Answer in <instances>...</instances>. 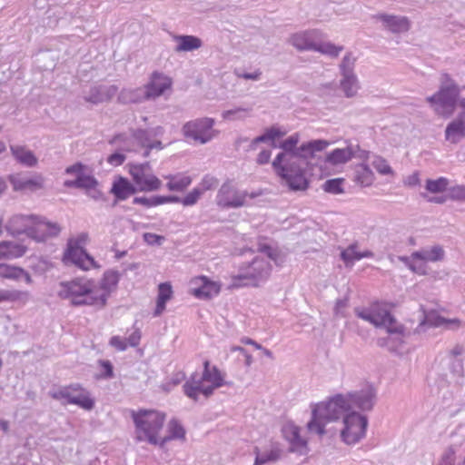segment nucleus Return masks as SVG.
<instances>
[{
    "label": "nucleus",
    "mask_w": 465,
    "mask_h": 465,
    "mask_svg": "<svg viewBox=\"0 0 465 465\" xmlns=\"http://www.w3.org/2000/svg\"><path fill=\"white\" fill-rule=\"evenodd\" d=\"M61 232L57 223L47 221L43 216L36 215L34 229L30 232V238L36 242H45L49 238L56 237Z\"/></svg>",
    "instance_id": "obj_18"
},
{
    "label": "nucleus",
    "mask_w": 465,
    "mask_h": 465,
    "mask_svg": "<svg viewBox=\"0 0 465 465\" xmlns=\"http://www.w3.org/2000/svg\"><path fill=\"white\" fill-rule=\"evenodd\" d=\"M168 431H169V436L160 439V442H159L160 447H163V445L171 440L184 439V437H185V430L181 425V423L175 419H173L170 420V422L168 424Z\"/></svg>",
    "instance_id": "obj_37"
},
{
    "label": "nucleus",
    "mask_w": 465,
    "mask_h": 465,
    "mask_svg": "<svg viewBox=\"0 0 465 465\" xmlns=\"http://www.w3.org/2000/svg\"><path fill=\"white\" fill-rule=\"evenodd\" d=\"M169 182L166 184L168 190L173 192H183L192 183V178L187 175H167Z\"/></svg>",
    "instance_id": "obj_36"
},
{
    "label": "nucleus",
    "mask_w": 465,
    "mask_h": 465,
    "mask_svg": "<svg viewBox=\"0 0 465 465\" xmlns=\"http://www.w3.org/2000/svg\"><path fill=\"white\" fill-rule=\"evenodd\" d=\"M8 179L15 192L35 193L44 189L45 183V178L39 173H35L29 176L22 173H15L9 175Z\"/></svg>",
    "instance_id": "obj_17"
},
{
    "label": "nucleus",
    "mask_w": 465,
    "mask_h": 465,
    "mask_svg": "<svg viewBox=\"0 0 465 465\" xmlns=\"http://www.w3.org/2000/svg\"><path fill=\"white\" fill-rule=\"evenodd\" d=\"M96 284L85 278H76L59 283L57 294L61 299L69 300L74 306L90 305L99 309L104 307V299L96 297Z\"/></svg>",
    "instance_id": "obj_2"
},
{
    "label": "nucleus",
    "mask_w": 465,
    "mask_h": 465,
    "mask_svg": "<svg viewBox=\"0 0 465 465\" xmlns=\"http://www.w3.org/2000/svg\"><path fill=\"white\" fill-rule=\"evenodd\" d=\"M462 87L447 73L440 74L439 90L426 101L434 111L443 117H450L455 111Z\"/></svg>",
    "instance_id": "obj_5"
},
{
    "label": "nucleus",
    "mask_w": 465,
    "mask_h": 465,
    "mask_svg": "<svg viewBox=\"0 0 465 465\" xmlns=\"http://www.w3.org/2000/svg\"><path fill=\"white\" fill-rule=\"evenodd\" d=\"M342 423L340 435L345 444H356L365 437L368 427L366 416L352 411L344 416Z\"/></svg>",
    "instance_id": "obj_12"
},
{
    "label": "nucleus",
    "mask_w": 465,
    "mask_h": 465,
    "mask_svg": "<svg viewBox=\"0 0 465 465\" xmlns=\"http://www.w3.org/2000/svg\"><path fill=\"white\" fill-rule=\"evenodd\" d=\"M354 312L357 317L376 327L386 329L388 337L378 340L380 346H386L390 351H394L398 345L402 343L404 328L397 322L385 304L373 302L368 307L355 308Z\"/></svg>",
    "instance_id": "obj_1"
},
{
    "label": "nucleus",
    "mask_w": 465,
    "mask_h": 465,
    "mask_svg": "<svg viewBox=\"0 0 465 465\" xmlns=\"http://www.w3.org/2000/svg\"><path fill=\"white\" fill-rule=\"evenodd\" d=\"M371 165L381 174L385 175L393 173V171L388 164L387 161L381 156H374L373 160L371 161Z\"/></svg>",
    "instance_id": "obj_49"
},
{
    "label": "nucleus",
    "mask_w": 465,
    "mask_h": 465,
    "mask_svg": "<svg viewBox=\"0 0 465 465\" xmlns=\"http://www.w3.org/2000/svg\"><path fill=\"white\" fill-rule=\"evenodd\" d=\"M173 81L163 73L153 72L151 74L150 81L143 86L149 100L155 99L164 94L166 90H170Z\"/></svg>",
    "instance_id": "obj_19"
},
{
    "label": "nucleus",
    "mask_w": 465,
    "mask_h": 465,
    "mask_svg": "<svg viewBox=\"0 0 465 465\" xmlns=\"http://www.w3.org/2000/svg\"><path fill=\"white\" fill-rule=\"evenodd\" d=\"M120 278L121 273L118 271L108 270L104 272L99 286L96 285V297H102L104 299V306L106 305V302L111 292L116 289Z\"/></svg>",
    "instance_id": "obj_22"
},
{
    "label": "nucleus",
    "mask_w": 465,
    "mask_h": 465,
    "mask_svg": "<svg viewBox=\"0 0 465 465\" xmlns=\"http://www.w3.org/2000/svg\"><path fill=\"white\" fill-rule=\"evenodd\" d=\"M143 240L151 245H161L164 238L155 233L146 232L143 234Z\"/></svg>",
    "instance_id": "obj_62"
},
{
    "label": "nucleus",
    "mask_w": 465,
    "mask_h": 465,
    "mask_svg": "<svg viewBox=\"0 0 465 465\" xmlns=\"http://www.w3.org/2000/svg\"><path fill=\"white\" fill-rule=\"evenodd\" d=\"M202 194L203 190L199 188H194L182 199V203L184 206L194 205L198 202Z\"/></svg>",
    "instance_id": "obj_51"
},
{
    "label": "nucleus",
    "mask_w": 465,
    "mask_h": 465,
    "mask_svg": "<svg viewBox=\"0 0 465 465\" xmlns=\"http://www.w3.org/2000/svg\"><path fill=\"white\" fill-rule=\"evenodd\" d=\"M340 86L346 97H354L360 89V84L357 75L355 74L341 75Z\"/></svg>",
    "instance_id": "obj_35"
},
{
    "label": "nucleus",
    "mask_w": 465,
    "mask_h": 465,
    "mask_svg": "<svg viewBox=\"0 0 465 465\" xmlns=\"http://www.w3.org/2000/svg\"><path fill=\"white\" fill-rule=\"evenodd\" d=\"M125 155L121 153H114L108 156L107 163L113 166H119L124 163Z\"/></svg>",
    "instance_id": "obj_61"
},
{
    "label": "nucleus",
    "mask_w": 465,
    "mask_h": 465,
    "mask_svg": "<svg viewBox=\"0 0 465 465\" xmlns=\"http://www.w3.org/2000/svg\"><path fill=\"white\" fill-rule=\"evenodd\" d=\"M295 154L302 159V163H299L298 166H290L289 173H284L282 179L286 182L290 189L293 191H303L308 187V181L305 177V169L307 166V159L312 157L311 146L308 143H302L296 149Z\"/></svg>",
    "instance_id": "obj_11"
},
{
    "label": "nucleus",
    "mask_w": 465,
    "mask_h": 465,
    "mask_svg": "<svg viewBox=\"0 0 465 465\" xmlns=\"http://www.w3.org/2000/svg\"><path fill=\"white\" fill-rule=\"evenodd\" d=\"M197 281L200 282V285L193 290L195 297L210 299L219 293L220 286L213 282H210L206 277H200Z\"/></svg>",
    "instance_id": "obj_31"
},
{
    "label": "nucleus",
    "mask_w": 465,
    "mask_h": 465,
    "mask_svg": "<svg viewBox=\"0 0 465 465\" xmlns=\"http://www.w3.org/2000/svg\"><path fill=\"white\" fill-rule=\"evenodd\" d=\"M27 248L24 244L12 241L0 242V259H15L22 257Z\"/></svg>",
    "instance_id": "obj_29"
},
{
    "label": "nucleus",
    "mask_w": 465,
    "mask_h": 465,
    "mask_svg": "<svg viewBox=\"0 0 465 465\" xmlns=\"http://www.w3.org/2000/svg\"><path fill=\"white\" fill-rule=\"evenodd\" d=\"M77 183L78 188L85 189L86 191L98 185V182L94 176L85 174L81 177H77Z\"/></svg>",
    "instance_id": "obj_52"
},
{
    "label": "nucleus",
    "mask_w": 465,
    "mask_h": 465,
    "mask_svg": "<svg viewBox=\"0 0 465 465\" xmlns=\"http://www.w3.org/2000/svg\"><path fill=\"white\" fill-rule=\"evenodd\" d=\"M450 195L451 199L465 201V185H457L450 189Z\"/></svg>",
    "instance_id": "obj_58"
},
{
    "label": "nucleus",
    "mask_w": 465,
    "mask_h": 465,
    "mask_svg": "<svg viewBox=\"0 0 465 465\" xmlns=\"http://www.w3.org/2000/svg\"><path fill=\"white\" fill-rule=\"evenodd\" d=\"M35 219L36 215L34 214H15L6 223V231L12 235L25 233L30 237Z\"/></svg>",
    "instance_id": "obj_20"
},
{
    "label": "nucleus",
    "mask_w": 465,
    "mask_h": 465,
    "mask_svg": "<svg viewBox=\"0 0 465 465\" xmlns=\"http://www.w3.org/2000/svg\"><path fill=\"white\" fill-rule=\"evenodd\" d=\"M356 180L363 186H369L374 180L371 168L366 164H361L356 170Z\"/></svg>",
    "instance_id": "obj_41"
},
{
    "label": "nucleus",
    "mask_w": 465,
    "mask_h": 465,
    "mask_svg": "<svg viewBox=\"0 0 465 465\" xmlns=\"http://www.w3.org/2000/svg\"><path fill=\"white\" fill-rule=\"evenodd\" d=\"M300 141L299 134H293L289 136L287 139L282 141L279 147L282 149L283 152L280 153L272 162V167L278 175L282 178L284 173H289L290 166L295 165L298 166L299 163L303 160L299 158L296 154L297 144Z\"/></svg>",
    "instance_id": "obj_10"
},
{
    "label": "nucleus",
    "mask_w": 465,
    "mask_h": 465,
    "mask_svg": "<svg viewBox=\"0 0 465 465\" xmlns=\"http://www.w3.org/2000/svg\"><path fill=\"white\" fill-rule=\"evenodd\" d=\"M134 184L139 192H154L161 188L162 181L153 174L149 162L127 164Z\"/></svg>",
    "instance_id": "obj_13"
},
{
    "label": "nucleus",
    "mask_w": 465,
    "mask_h": 465,
    "mask_svg": "<svg viewBox=\"0 0 465 465\" xmlns=\"http://www.w3.org/2000/svg\"><path fill=\"white\" fill-rule=\"evenodd\" d=\"M87 241L88 234L85 232L80 233L75 238L69 239L67 249L64 254V261L66 263L72 262L84 271L98 267L94 259L84 249V245Z\"/></svg>",
    "instance_id": "obj_8"
},
{
    "label": "nucleus",
    "mask_w": 465,
    "mask_h": 465,
    "mask_svg": "<svg viewBox=\"0 0 465 465\" xmlns=\"http://www.w3.org/2000/svg\"><path fill=\"white\" fill-rule=\"evenodd\" d=\"M258 195L260 193L239 191L233 185L225 183L220 187L215 201L217 205L223 209L239 208L245 204L247 196L252 199Z\"/></svg>",
    "instance_id": "obj_15"
},
{
    "label": "nucleus",
    "mask_w": 465,
    "mask_h": 465,
    "mask_svg": "<svg viewBox=\"0 0 465 465\" xmlns=\"http://www.w3.org/2000/svg\"><path fill=\"white\" fill-rule=\"evenodd\" d=\"M446 323V320L435 312H429L424 315L423 320L416 328L418 333L424 332L427 327H438Z\"/></svg>",
    "instance_id": "obj_39"
},
{
    "label": "nucleus",
    "mask_w": 465,
    "mask_h": 465,
    "mask_svg": "<svg viewBox=\"0 0 465 465\" xmlns=\"http://www.w3.org/2000/svg\"><path fill=\"white\" fill-rule=\"evenodd\" d=\"M18 273H21L18 267L8 265L6 263H0V280H18Z\"/></svg>",
    "instance_id": "obj_48"
},
{
    "label": "nucleus",
    "mask_w": 465,
    "mask_h": 465,
    "mask_svg": "<svg viewBox=\"0 0 465 465\" xmlns=\"http://www.w3.org/2000/svg\"><path fill=\"white\" fill-rule=\"evenodd\" d=\"M377 18L392 33H403L410 29L409 20L405 16L381 14L377 15Z\"/></svg>",
    "instance_id": "obj_25"
},
{
    "label": "nucleus",
    "mask_w": 465,
    "mask_h": 465,
    "mask_svg": "<svg viewBox=\"0 0 465 465\" xmlns=\"http://www.w3.org/2000/svg\"><path fill=\"white\" fill-rule=\"evenodd\" d=\"M214 124L213 118H197L185 123L182 132L185 138L200 144H205L219 134V131L213 129Z\"/></svg>",
    "instance_id": "obj_9"
},
{
    "label": "nucleus",
    "mask_w": 465,
    "mask_h": 465,
    "mask_svg": "<svg viewBox=\"0 0 465 465\" xmlns=\"http://www.w3.org/2000/svg\"><path fill=\"white\" fill-rule=\"evenodd\" d=\"M299 433V428L296 426H287L283 429L284 437L290 442V444L293 441V440L297 439Z\"/></svg>",
    "instance_id": "obj_57"
},
{
    "label": "nucleus",
    "mask_w": 465,
    "mask_h": 465,
    "mask_svg": "<svg viewBox=\"0 0 465 465\" xmlns=\"http://www.w3.org/2000/svg\"><path fill=\"white\" fill-rule=\"evenodd\" d=\"M448 185L449 180L445 177H440L436 180L428 179L425 187L431 193H440L444 192Z\"/></svg>",
    "instance_id": "obj_43"
},
{
    "label": "nucleus",
    "mask_w": 465,
    "mask_h": 465,
    "mask_svg": "<svg viewBox=\"0 0 465 465\" xmlns=\"http://www.w3.org/2000/svg\"><path fill=\"white\" fill-rule=\"evenodd\" d=\"M173 296L172 286L169 282L160 283L158 286V296L156 302V308L153 312L154 316H159L165 310L166 302L171 300Z\"/></svg>",
    "instance_id": "obj_34"
},
{
    "label": "nucleus",
    "mask_w": 465,
    "mask_h": 465,
    "mask_svg": "<svg viewBox=\"0 0 465 465\" xmlns=\"http://www.w3.org/2000/svg\"><path fill=\"white\" fill-rule=\"evenodd\" d=\"M356 248V244H351L341 252V258L346 265H352L355 261L360 260V258H358L360 252H357Z\"/></svg>",
    "instance_id": "obj_46"
},
{
    "label": "nucleus",
    "mask_w": 465,
    "mask_h": 465,
    "mask_svg": "<svg viewBox=\"0 0 465 465\" xmlns=\"http://www.w3.org/2000/svg\"><path fill=\"white\" fill-rule=\"evenodd\" d=\"M116 85H95L84 95V100L93 104L109 102L117 94Z\"/></svg>",
    "instance_id": "obj_21"
},
{
    "label": "nucleus",
    "mask_w": 465,
    "mask_h": 465,
    "mask_svg": "<svg viewBox=\"0 0 465 465\" xmlns=\"http://www.w3.org/2000/svg\"><path fill=\"white\" fill-rule=\"evenodd\" d=\"M344 182V179L342 178H335V179H330L327 180L323 185L322 188L325 192L332 194H338L343 193L342 189V183Z\"/></svg>",
    "instance_id": "obj_45"
},
{
    "label": "nucleus",
    "mask_w": 465,
    "mask_h": 465,
    "mask_svg": "<svg viewBox=\"0 0 465 465\" xmlns=\"http://www.w3.org/2000/svg\"><path fill=\"white\" fill-rule=\"evenodd\" d=\"M279 451L275 450L262 454L256 452L254 465H263L268 461H275L279 459Z\"/></svg>",
    "instance_id": "obj_50"
},
{
    "label": "nucleus",
    "mask_w": 465,
    "mask_h": 465,
    "mask_svg": "<svg viewBox=\"0 0 465 465\" xmlns=\"http://www.w3.org/2000/svg\"><path fill=\"white\" fill-rule=\"evenodd\" d=\"M445 138L451 143H458L465 138V121L461 117L451 121L445 129Z\"/></svg>",
    "instance_id": "obj_28"
},
{
    "label": "nucleus",
    "mask_w": 465,
    "mask_h": 465,
    "mask_svg": "<svg viewBox=\"0 0 465 465\" xmlns=\"http://www.w3.org/2000/svg\"><path fill=\"white\" fill-rule=\"evenodd\" d=\"M54 400H64L68 404H74L85 411H91L94 407V400L90 392L79 383L71 384L52 393Z\"/></svg>",
    "instance_id": "obj_14"
},
{
    "label": "nucleus",
    "mask_w": 465,
    "mask_h": 465,
    "mask_svg": "<svg viewBox=\"0 0 465 465\" xmlns=\"http://www.w3.org/2000/svg\"><path fill=\"white\" fill-rule=\"evenodd\" d=\"M345 398L350 411L359 409L362 411H370L376 401V391L372 386L367 385L360 391L348 393Z\"/></svg>",
    "instance_id": "obj_16"
},
{
    "label": "nucleus",
    "mask_w": 465,
    "mask_h": 465,
    "mask_svg": "<svg viewBox=\"0 0 465 465\" xmlns=\"http://www.w3.org/2000/svg\"><path fill=\"white\" fill-rule=\"evenodd\" d=\"M133 203L134 204H141L147 208L153 207V206H154L153 196V197H145V196L134 197L133 200Z\"/></svg>",
    "instance_id": "obj_64"
},
{
    "label": "nucleus",
    "mask_w": 465,
    "mask_h": 465,
    "mask_svg": "<svg viewBox=\"0 0 465 465\" xmlns=\"http://www.w3.org/2000/svg\"><path fill=\"white\" fill-rule=\"evenodd\" d=\"M355 62L356 58L352 55V53H347L339 65L341 75L354 74Z\"/></svg>",
    "instance_id": "obj_44"
},
{
    "label": "nucleus",
    "mask_w": 465,
    "mask_h": 465,
    "mask_svg": "<svg viewBox=\"0 0 465 465\" xmlns=\"http://www.w3.org/2000/svg\"><path fill=\"white\" fill-rule=\"evenodd\" d=\"M348 307V300L347 299H338L335 302L334 306V313L337 316L343 317L345 314V309Z\"/></svg>",
    "instance_id": "obj_60"
},
{
    "label": "nucleus",
    "mask_w": 465,
    "mask_h": 465,
    "mask_svg": "<svg viewBox=\"0 0 465 465\" xmlns=\"http://www.w3.org/2000/svg\"><path fill=\"white\" fill-rule=\"evenodd\" d=\"M149 100L143 87L123 89L118 95L121 104H136Z\"/></svg>",
    "instance_id": "obj_32"
},
{
    "label": "nucleus",
    "mask_w": 465,
    "mask_h": 465,
    "mask_svg": "<svg viewBox=\"0 0 465 465\" xmlns=\"http://www.w3.org/2000/svg\"><path fill=\"white\" fill-rule=\"evenodd\" d=\"M10 151L14 158L22 165L26 167H35L38 163V159L35 153L23 145H10Z\"/></svg>",
    "instance_id": "obj_27"
},
{
    "label": "nucleus",
    "mask_w": 465,
    "mask_h": 465,
    "mask_svg": "<svg viewBox=\"0 0 465 465\" xmlns=\"http://www.w3.org/2000/svg\"><path fill=\"white\" fill-rule=\"evenodd\" d=\"M131 418L134 423L135 440L146 441L152 445H159L160 431L163 427L165 414L155 410L141 409L131 411Z\"/></svg>",
    "instance_id": "obj_4"
},
{
    "label": "nucleus",
    "mask_w": 465,
    "mask_h": 465,
    "mask_svg": "<svg viewBox=\"0 0 465 465\" xmlns=\"http://www.w3.org/2000/svg\"><path fill=\"white\" fill-rule=\"evenodd\" d=\"M329 143L325 140H313L308 142V146H311V151L312 154L315 152H321L324 150L328 146Z\"/></svg>",
    "instance_id": "obj_59"
},
{
    "label": "nucleus",
    "mask_w": 465,
    "mask_h": 465,
    "mask_svg": "<svg viewBox=\"0 0 465 465\" xmlns=\"http://www.w3.org/2000/svg\"><path fill=\"white\" fill-rule=\"evenodd\" d=\"M138 192L137 188L127 178L119 176L113 183L110 193L117 201H124Z\"/></svg>",
    "instance_id": "obj_24"
},
{
    "label": "nucleus",
    "mask_w": 465,
    "mask_h": 465,
    "mask_svg": "<svg viewBox=\"0 0 465 465\" xmlns=\"http://www.w3.org/2000/svg\"><path fill=\"white\" fill-rule=\"evenodd\" d=\"M272 267L268 261L255 257L252 262L242 265L236 275L232 276V286L235 288L243 286H259L265 282L271 273Z\"/></svg>",
    "instance_id": "obj_7"
},
{
    "label": "nucleus",
    "mask_w": 465,
    "mask_h": 465,
    "mask_svg": "<svg viewBox=\"0 0 465 465\" xmlns=\"http://www.w3.org/2000/svg\"><path fill=\"white\" fill-rule=\"evenodd\" d=\"M109 343H110V345H112L113 347H114L115 349H117L118 351H125L127 348L126 341L124 339H122L119 336H113L110 339Z\"/></svg>",
    "instance_id": "obj_63"
},
{
    "label": "nucleus",
    "mask_w": 465,
    "mask_h": 465,
    "mask_svg": "<svg viewBox=\"0 0 465 465\" xmlns=\"http://www.w3.org/2000/svg\"><path fill=\"white\" fill-rule=\"evenodd\" d=\"M223 384V378L219 370L213 366L210 367V362L205 361L203 363V372L193 373L191 378L183 384L184 394L194 401H198L200 394L208 398L213 393L214 389Z\"/></svg>",
    "instance_id": "obj_6"
},
{
    "label": "nucleus",
    "mask_w": 465,
    "mask_h": 465,
    "mask_svg": "<svg viewBox=\"0 0 465 465\" xmlns=\"http://www.w3.org/2000/svg\"><path fill=\"white\" fill-rule=\"evenodd\" d=\"M292 451L298 452L299 454L307 453V441L303 440L299 434L297 439L293 440L290 447Z\"/></svg>",
    "instance_id": "obj_53"
},
{
    "label": "nucleus",
    "mask_w": 465,
    "mask_h": 465,
    "mask_svg": "<svg viewBox=\"0 0 465 465\" xmlns=\"http://www.w3.org/2000/svg\"><path fill=\"white\" fill-rule=\"evenodd\" d=\"M84 165L81 163H76L73 165L68 166L65 169V173L70 175H75V177H81L84 173Z\"/></svg>",
    "instance_id": "obj_56"
},
{
    "label": "nucleus",
    "mask_w": 465,
    "mask_h": 465,
    "mask_svg": "<svg viewBox=\"0 0 465 465\" xmlns=\"http://www.w3.org/2000/svg\"><path fill=\"white\" fill-rule=\"evenodd\" d=\"M359 150L358 145L337 148L327 154L326 161L333 165L345 163L355 157Z\"/></svg>",
    "instance_id": "obj_26"
},
{
    "label": "nucleus",
    "mask_w": 465,
    "mask_h": 465,
    "mask_svg": "<svg viewBox=\"0 0 465 465\" xmlns=\"http://www.w3.org/2000/svg\"><path fill=\"white\" fill-rule=\"evenodd\" d=\"M31 298V293L28 291L15 290V289H1L0 288V303H26Z\"/></svg>",
    "instance_id": "obj_30"
},
{
    "label": "nucleus",
    "mask_w": 465,
    "mask_h": 465,
    "mask_svg": "<svg viewBox=\"0 0 465 465\" xmlns=\"http://www.w3.org/2000/svg\"><path fill=\"white\" fill-rule=\"evenodd\" d=\"M319 42L317 31H304L294 34L291 38L292 45L300 51H315Z\"/></svg>",
    "instance_id": "obj_23"
},
{
    "label": "nucleus",
    "mask_w": 465,
    "mask_h": 465,
    "mask_svg": "<svg viewBox=\"0 0 465 465\" xmlns=\"http://www.w3.org/2000/svg\"><path fill=\"white\" fill-rule=\"evenodd\" d=\"M349 411L345 395L338 394L327 402H321L314 406L307 429L311 433L322 436L327 432L325 425L328 422L337 420L341 417L344 418Z\"/></svg>",
    "instance_id": "obj_3"
},
{
    "label": "nucleus",
    "mask_w": 465,
    "mask_h": 465,
    "mask_svg": "<svg viewBox=\"0 0 465 465\" xmlns=\"http://www.w3.org/2000/svg\"><path fill=\"white\" fill-rule=\"evenodd\" d=\"M455 449L452 446L448 447L442 456L439 465H455Z\"/></svg>",
    "instance_id": "obj_54"
},
{
    "label": "nucleus",
    "mask_w": 465,
    "mask_h": 465,
    "mask_svg": "<svg viewBox=\"0 0 465 465\" xmlns=\"http://www.w3.org/2000/svg\"><path fill=\"white\" fill-rule=\"evenodd\" d=\"M173 39L178 43L174 48L176 53L197 50L203 45L202 40L194 35H174Z\"/></svg>",
    "instance_id": "obj_33"
},
{
    "label": "nucleus",
    "mask_w": 465,
    "mask_h": 465,
    "mask_svg": "<svg viewBox=\"0 0 465 465\" xmlns=\"http://www.w3.org/2000/svg\"><path fill=\"white\" fill-rule=\"evenodd\" d=\"M258 251L266 254L268 258L274 261L277 264L283 262V259L278 250L266 243H260Z\"/></svg>",
    "instance_id": "obj_47"
},
{
    "label": "nucleus",
    "mask_w": 465,
    "mask_h": 465,
    "mask_svg": "<svg viewBox=\"0 0 465 465\" xmlns=\"http://www.w3.org/2000/svg\"><path fill=\"white\" fill-rule=\"evenodd\" d=\"M252 111L251 107H234L222 113V117L225 121H242L244 120Z\"/></svg>",
    "instance_id": "obj_40"
},
{
    "label": "nucleus",
    "mask_w": 465,
    "mask_h": 465,
    "mask_svg": "<svg viewBox=\"0 0 465 465\" xmlns=\"http://www.w3.org/2000/svg\"><path fill=\"white\" fill-rule=\"evenodd\" d=\"M413 256L425 262H438L443 259L444 251L440 246H433L430 250L416 252L413 253Z\"/></svg>",
    "instance_id": "obj_38"
},
{
    "label": "nucleus",
    "mask_w": 465,
    "mask_h": 465,
    "mask_svg": "<svg viewBox=\"0 0 465 465\" xmlns=\"http://www.w3.org/2000/svg\"><path fill=\"white\" fill-rule=\"evenodd\" d=\"M133 136L143 147H146L150 143L151 135L147 130L138 129L134 132Z\"/></svg>",
    "instance_id": "obj_55"
},
{
    "label": "nucleus",
    "mask_w": 465,
    "mask_h": 465,
    "mask_svg": "<svg viewBox=\"0 0 465 465\" xmlns=\"http://www.w3.org/2000/svg\"><path fill=\"white\" fill-rule=\"evenodd\" d=\"M343 50L342 45H335L330 42H318L316 50L323 54H327L331 57H338L340 53Z\"/></svg>",
    "instance_id": "obj_42"
}]
</instances>
